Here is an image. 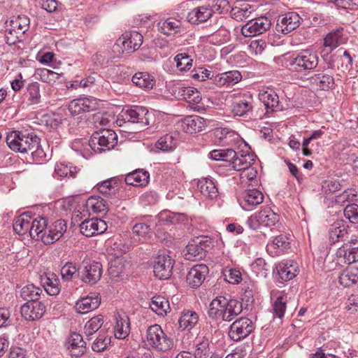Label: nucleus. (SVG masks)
Masks as SVG:
<instances>
[{"mask_svg":"<svg viewBox=\"0 0 358 358\" xmlns=\"http://www.w3.org/2000/svg\"><path fill=\"white\" fill-rule=\"evenodd\" d=\"M286 66L294 73L307 76L313 72L319 64V57L316 52L310 49L302 50L293 53L285 59Z\"/></svg>","mask_w":358,"mask_h":358,"instance_id":"nucleus-1","label":"nucleus"},{"mask_svg":"<svg viewBox=\"0 0 358 358\" xmlns=\"http://www.w3.org/2000/svg\"><path fill=\"white\" fill-rule=\"evenodd\" d=\"M85 143L94 152L101 153L114 148L117 143V136L113 130L101 129L95 131L89 141Z\"/></svg>","mask_w":358,"mask_h":358,"instance_id":"nucleus-2","label":"nucleus"},{"mask_svg":"<svg viewBox=\"0 0 358 358\" xmlns=\"http://www.w3.org/2000/svg\"><path fill=\"white\" fill-rule=\"evenodd\" d=\"M39 138L36 135L13 131L6 136V143L15 152L29 154L38 146Z\"/></svg>","mask_w":358,"mask_h":358,"instance_id":"nucleus-3","label":"nucleus"},{"mask_svg":"<svg viewBox=\"0 0 358 358\" xmlns=\"http://www.w3.org/2000/svg\"><path fill=\"white\" fill-rule=\"evenodd\" d=\"M145 344L159 351H167L173 347V341L167 336L161 326H150L146 331Z\"/></svg>","mask_w":358,"mask_h":358,"instance_id":"nucleus-4","label":"nucleus"},{"mask_svg":"<svg viewBox=\"0 0 358 358\" xmlns=\"http://www.w3.org/2000/svg\"><path fill=\"white\" fill-rule=\"evenodd\" d=\"M280 216L271 208L265 206L248 219L250 228L258 229L261 226L273 227L279 222Z\"/></svg>","mask_w":358,"mask_h":358,"instance_id":"nucleus-5","label":"nucleus"},{"mask_svg":"<svg viewBox=\"0 0 358 358\" xmlns=\"http://www.w3.org/2000/svg\"><path fill=\"white\" fill-rule=\"evenodd\" d=\"M253 331L251 320L247 317H240L230 326L229 336L234 341H240L248 337Z\"/></svg>","mask_w":358,"mask_h":358,"instance_id":"nucleus-6","label":"nucleus"},{"mask_svg":"<svg viewBox=\"0 0 358 358\" xmlns=\"http://www.w3.org/2000/svg\"><path fill=\"white\" fill-rule=\"evenodd\" d=\"M143 36L136 31H125L117 40L116 44L122 48V52H133L142 45Z\"/></svg>","mask_w":358,"mask_h":358,"instance_id":"nucleus-7","label":"nucleus"},{"mask_svg":"<svg viewBox=\"0 0 358 358\" xmlns=\"http://www.w3.org/2000/svg\"><path fill=\"white\" fill-rule=\"evenodd\" d=\"M97 106L98 102L94 97H81L71 101L68 105V110L71 115L75 116L95 110Z\"/></svg>","mask_w":358,"mask_h":358,"instance_id":"nucleus-8","label":"nucleus"},{"mask_svg":"<svg viewBox=\"0 0 358 358\" xmlns=\"http://www.w3.org/2000/svg\"><path fill=\"white\" fill-rule=\"evenodd\" d=\"M271 27V22L266 17H259L249 20L241 28V34L245 37H252L262 34Z\"/></svg>","mask_w":358,"mask_h":358,"instance_id":"nucleus-9","label":"nucleus"},{"mask_svg":"<svg viewBox=\"0 0 358 358\" xmlns=\"http://www.w3.org/2000/svg\"><path fill=\"white\" fill-rule=\"evenodd\" d=\"M173 260L166 254L159 255L155 259L153 272L161 280L168 279L172 274Z\"/></svg>","mask_w":358,"mask_h":358,"instance_id":"nucleus-10","label":"nucleus"},{"mask_svg":"<svg viewBox=\"0 0 358 358\" xmlns=\"http://www.w3.org/2000/svg\"><path fill=\"white\" fill-rule=\"evenodd\" d=\"M121 116L124 120L132 123H137L141 127H145L149 124L148 110L141 106H134L131 108L123 110Z\"/></svg>","mask_w":358,"mask_h":358,"instance_id":"nucleus-11","label":"nucleus"},{"mask_svg":"<svg viewBox=\"0 0 358 358\" xmlns=\"http://www.w3.org/2000/svg\"><path fill=\"white\" fill-rule=\"evenodd\" d=\"M300 20L301 17L296 13H287L279 17L275 29L278 32L287 34L299 26Z\"/></svg>","mask_w":358,"mask_h":358,"instance_id":"nucleus-12","label":"nucleus"},{"mask_svg":"<svg viewBox=\"0 0 358 358\" xmlns=\"http://www.w3.org/2000/svg\"><path fill=\"white\" fill-rule=\"evenodd\" d=\"M106 229V223L101 219H86L80 224V233L87 237L101 234Z\"/></svg>","mask_w":358,"mask_h":358,"instance_id":"nucleus-13","label":"nucleus"},{"mask_svg":"<svg viewBox=\"0 0 358 358\" xmlns=\"http://www.w3.org/2000/svg\"><path fill=\"white\" fill-rule=\"evenodd\" d=\"M84 267L83 280L89 284H95L98 282L102 273V265L101 263L90 259H85L83 262Z\"/></svg>","mask_w":358,"mask_h":358,"instance_id":"nucleus-14","label":"nucleus"},{"mask_svg":"<svg viewBox=\"0 0 358 358\" xmlns=\"http://www.w3.org/2000/svg\"><path fill=\"white\" fill-rule=\"evenodd\" d=\"M208 271V267L206 264H201L194 266L187 275V283L192 288L199 287L204 281Z\"/></svg>","mask_w":358,"mask_h":358,"instance_id":"nucleus-15","label":"nucleus"},{"mask_svg":"<svg viewBox=\"0 0 358 358\" xmlns=\"http://www.w3.org/2000/svg\"><path fill=\"white\" fill-rule=\"evenodd\" d=\"M329 240L331 243L345 241L348 238V226L342 220H337L328 229Z\"/></svg>","mask_w":358,"mask_h":358,"instance_id":"nucleus-16","label":"nucleus"},{"mask_svg":"<svg viewBox=\"0 0 358 358\" xmlns=\"http://www.w3.org/2000/svg\"><path fill=\"white\" fill-rule=\"evenodd\" d=\"M173 94L178 99H182L189 103L197 104L201 101V95L196 88L192 87L176 86Z\"/></svg>","mask_w":358,"mask_h":358,"instance_id":"nucleus-17","label":"nucleus"},{"mask_svg":"<svg viewBox=\"0 0 358 358\" xmlns=\"http://www.w3.org/2000/svg\"><path fill=\"white\" fill-rule=\"evenodd\" d=\"M66 348L72 357H79L83 355L87 350L86 342L83 336L76 332H73L67 338Z\"/></svg>","mask_w":358,"mask_h":358,"instance_id":"nucleus-18","label":"nucleus"},{"mask_svg":"<svg viewBox=\"0 0 358 358\" xmlns=\"http://www.w3.org/2000/svg\"><path fill=\"white\" fill-rule=\"evenodd\" d=\"M45 312V306L38 301L27 302L21 307V315L26 320L34 321L40 319Z\"/></svg>","mask_w":358,"mask_h":358,"instance_id":"nucleus-19","label":"nucleus"},{"mask_svg":"<svg viewBox=\"0 0 358 358\" xmlns=\"http://www.w3.org/2000/svg\"><path fill=\"white\" fill-rule=\"evenodd\" d=\"M225 307L226 297L222 296L216 297L209 305L208 317L214 320H222L227 322L228 317H227Z\"/></svg>","mask_w":358,"mask_h":358,"instance_id":"nucleus-20","label":"nucleus"},{"mask_svg":"<svg viewBox=\"0 0 358 358\" xmlns=\"http://www.w3.org/2000/svg\"><path fill=\"white\" fill-rule=\"evenodd\" d=\"M276 271L282 282L289 281L298 274V264L292 260L281 262L276 266Z\"/></svg>","mask_w":358,"mask_h":358,"instance_id":"nucleus-21","label":"nucleus"},{"mask_svg":"<svg viewBox=\"0 0 358 358\" xmlns=\"http://www.w3.org/2000/svg\"><path fill=\"white\" fill-rule=\"evenodd\" d=\"M256 156L248 152H245L241 151L236 152L235 157L231 161L230 164L233 169L238 171H244L245 169L250 168L255 163Z\"/></svg>","mask_w":358,"mask_h":358,"instance_id":"nucleus-22","label":"nucleus"},{"mask_svg":"<svg viewBox=\"0 0 358 358\" xmlns=\"http://www.w3.org/2000/svg\"><path fill=\"white\" fill-rule=\"evenodd\" d=\"M101 303L98 294H92L90 296L82 298L76 303L75 308L80 314H85L96 309Z\"/></svg>","mask_w":358,"mask_h":358,"instance_id":"nucleus-23","label":"nucleus"},{"mask_svg":"<svg viewBox=\"0 0 358 358\" xmlns=\"http://www.w3.org/2000/svg\"><path fill=\"white\" fill-rule=\"evenodd\" d=\"M213 13L209 5L198 6L192 9L187 15V20L192 24H200L206 22Z\"/></svg>","mask_w":358,"mask_h":358,"instance_id":"nucleus-24","label":"nucleus"},{"mask_svg":"<svg viewBox=\"0 0 358 358\" xmlns=\"http://www.w3.org/2000/svg\"><path fill=\"white\" fill-rule=\"evenodd\" d=\"M342 33L343 29H338L329 32L324 38V49L321 52L322 57L324 59L340 45Z\"/></svg>","mask_w":358,"mask_h":358,"instance_id":"nucleus-25","label":"nucleus"},{"mask_svg":"<svg viewBox=\"0 0 358 358\" xmlns=\"http://www.w3.org/2000/svg\"><path fill=\"white\" fill-rule=\"evenodd\" d=\"M338 252L343 256L345 264H351L358 262V240L351 238L348 243L340 248Z\"/></svg>","mask_w":358,"mask_h":358,"instance_id":"nucleus-26","label":"nucleus"},{"mask_svg":"<svg viewBox=\"0 0 358 358\" xmlns=\"http://www.w3.org/2000/svg\"><path fill=\"white\" fill-rule=\"evenodd\" d=\"M121 180L117 177L110 178L98 183L96 188L103 195L110 197L118 193Z\"/></svg>","mask_w":358,"mask_h":358,"instance_id":"nucleus-27","label":"nucleus"},{"mask_svg":"<svg viewBox=\"0 0 358 358\" xmlns=\"http://www.w3.org/2000/svg\"><path fill=\"white\" fill-rule=\"evenodd\" d=\"M259 99L264 103L267 112L281 110L279 97L275 91L272 90L263 91L259 94Z\"/></svg>","mask_w":358,"mask_h":358,"instance_id":"nucleus-28","label":"nucleus"},{"mask_svg":"<svg viewBox=\"0 0 358 358\" xmlns=\"http://www.w3.org/2000/svg\"><path fill=\"white\" fill-rule=\"evenodd\" d=\"M242 78L241 73L238 71H230L216 75L213 78V83L217 87L231 86L238 83Z\"/></svg>","mask_w":358,"mask_h":358,"instance_id":"nucleus-29","label":"nucleus"},{"mask_svg":"<svg viewBox=\"0 0 358 358\" xmlns=\"http://www.w3.org/2000/svg\"><path fill=\"white\" fill-rule=\"evenodd\" d=\"M152 229L146 222H136L132 227V238L138 243H147L151 238Z\"/></svg>","mask_w":358,"mask_h":358,"instance_id":"nucleus-30","label":"nucleus"},{"mask_svg":"<svg viewBox=\"0 0 358 358\" xmlns=\"http://www.w3.org/2000/svg\"><path fill=\"white\" fill-rule=\"evenodd\" d=\"M41 281L45 290L49 295L56 296L60 292L61 285L59 279L55 273L52 272L45 273L41 278Z\"/></svg>","mask_w":358,"mask_h":358,"instance_id":"nucleus-31","label":"nucleus"},{"mask_svg":"<svg viewBox=\"0 0 358 358\" xmlns=\"http://www.w3.org/2000/svg\"><path fill=\"white\" fill-rule=\"evenodd\" d=\"M181 22L180 20L169 17L163 20H160L157 23L158 30L163 34L166 36H174L180 31Z\"/></svg>","mask_w":358,"mask_h":358,"instance_id":"nucleus-32","label":"nucleus"},{"mask_svg":"<svg viewBox=\"0 0 358 358\" xmlns=\"http://www.w3.org/2000/svg\"><path fill=\"white\" fill-rule=\"evenodd\" d=\"M243 199V208L250 210L263 202L264 195L257 189H248L244 192Z\"/></svg>","mask_w":358,"mask_h":358,"instance_id":"nucleus-33","label":"nucleus"},{"mask_svg":"<svg viewBox=\"0 0 358 358\" xmlns=\"http://www.w3.org/2000/svg\"><path fill=\"white\" fill-rule=\"evenodd\" d=\"M150 174L148 171L137 169L128 173L124 178L127 185L133 186H145L149 181Z\"/></svg>","mask_w":358,"mask_h":358,"instance_id":"nucleus-34","label":"nucleus"},{"mask_svg":"<svg viewBox=\"0 0 358 358\" xmlns=\"http://www.w3.org/2000/svg\"><path fill=\"white\" fill-rule=\"evenodd\" d=\"M215 134L223 144L227 145H236L242 141L241 136L236 132L227 128L217 129Z\"/></svg>","mask_w":358,"mask_h":358,"instance_id":"nucleus-35","label":"nucleus"},{"mask_svg":"<svg viewBox=\"0 0 358 358\" xmlns=\"http://www.w3.org/2000/svg\"><path fill=\"white\" fill-rule=\"evenodd\" d=\"M204 127V119L199 115L187 116L183 122L184 130L190 134L199 132L203 130Z\"/></svg>","mask_w":358,"mask_h":358,"instance_id":"nucleus-36","label":"nucleus"},{"mask_svg":"<svg viewBox=\"0 0 358 358\" xmlns=\"http://www.w3.org/2000/svg\"><path fill=\"white\" fill-rule=\"evenodd\" d=\"M31 227V216L29 213H24L18 216L13 224V229L19 235L27 233L30 235Z\"/></svg>","mask_w":358,"mask_h":358,"instance_id":"nucleus-37","label":"nucleus"},{"mask_svg":"<svg viewBox=\"0 0 358 358\" xmlns=\"http://www.w3.org/2000/svg\"><path fill=\"white\" fill-rule=\"evenodd\" d=\"M338 281L345 287H351L358 282V267L350 266L340 274Z\"/></svg>","mask_w":358,"mask_h":358,"instance_id":"nucleus-38","label":"nucleus"},{"mask_svg":"<svg viewBox=\"0 0 358 358\" xmlns=\"http://www.w3.org/2000/svg\"><path fill=\"white\" fill-rule=\"evenodd\" d=\"M27 106H34L42 102L40 92V84L37 82L29 83L27 87Z\"/></svg>","mask_w":358,"mask_h":358,"instance_id":"nucleus-39","label":"nucleus"},{"mask_svg":"<svg viewBox=\"0 0 358 358\" xmlns=\"http://www.w3.org/2000/svg\"><path fill=\"white\" fill-rule=\"evenodd\" d=\"M104 322L103 316L98 315L89 320L85 324L83 334L86 339L90 341L92 336L96 333L102 327Z\"/></svg>","mask_w":358,"mask_h":358,"instance_id":"nucleus-40","label":"nucleus"},{"mask_svg":"<svg viewBox=\"0 0 358 358\" xmlns=\"http://www.w3.org/2000/svg\"><path fill=\"white\" fill-rule=\"evenodd\" d=\"M115 320L116 323L114 328L115 336L119 339H124L129 334V320L127 315H118L115 317Z\"/></svg>","mask_w":358,"mask_h":358,"instance_id":"nucleus-41","label":"nucleus"},{"mask_svg":"<svg viewBox=\"0 0 358 358\" xmlns=\"http://www.w3.org/2000/svg\"><path fill=\"white\" fill-rule=\"evenodd\" d=\"M198 188L201 193L209 199L216 198L218 195V189L215 182L210 178H201L198 182Z\"/></svg>","mask_w":358,"mask_h":358,"instance_id":"nucleus-42","label":"nucleus"},{"mask_svg":"<svg viewBox=\"0 0 358 358\" xmlns=\"http://www.w3.org/2000/svg\"><path fill=\"white\" fill-rule=\"evenodd\" d=\"M150 307L158 315L164 316L170 310V305L168 299L157 295L152 297L150 303Z\"/></svg>","mask_w":358,"mask_h":358,"instance_id":"nucleus-43","label":"nucleus"},{"mask_svg":"<svg viewBox=\"0 0 358 358\" xmlns=\"http://www.w3.org/2000/svg\"><path fill=\"white\" fill-rule=\"evenodd\" d=\"M132 82L136 86L145 90H151L155 84L153 76L147 72L136 73L132 77Z\"/></svg>","mask_w":358,"mask_h":358,"instance_id":"nucleus-44","label":"nucleus"},{"mask_svg":"<svg viewBox=\"0 0 358 358\" xmlns=\"http://www.w3.org/2000/svg\"><path fill=\"white\" fill-rule=\"evenodd\" d=\"M252 11L253 9L250 4L245 1H241L234 8H231V15L236 20L243 21L248 18Z\"/></svg>","mask_w":358,"mask_h":358,"instance_id":"nucleus-45","label":"nucleus"},{"mask_svg":"<svg viewBox=\"0 0 358 358\" xmlns=\"http://www.w3.org/2000/svg\"><path fill=\"white\" fill-rule=\"evenodd\" d=\"M252 101L246 99L234 101L231 106V113L234 116H244L252 110Z\"/></svg>","mask_w":358,"mask_h":358,"instance_id":"nucleus-46","label":"nucleus"},{"mask_svg":"<svg viewBox=\"0 0 358 358\" xmlns=\"http://www.w3.org/2000/svg\"><path fill=\"white\" fill-rule=\"evenodd\" d=\"M48 220L45 217L38 216L35 218L31 217V227L30 230V237L33 239L39 240L41 234L46 231Z\"/></svg>","mask_w":358,"mask_h":358,"instance_id":"nucleus-47","label":"nucleus"},{"mask_svg":"<svg viewBox=\"0 0 358 358\" xmlns=\"http://www.w3.org/2000/svg\"><path fill=\"white\" fill-rule=\"evenodd\" d=\"M312 83L315 84L321 90H329L334 86V78L327 73H317L310 78Z\"/></svg>","mask_w":358,"mask_h":358,"instance_id":"nucleus-48","label":"nucleus"},{"mask_svg":"<svg viewBox=\"0 0 358 358\" xmlns=\"http://www.w3.org/2000/svg\"><path fill=\"white\" fill-rule=\"evenodd\" d=\"M287 295L284 292H280L276 296L275 299L273 303V313L275 316L282 319L284 315L287 308Z\"/></svg>","mask_w":358,"mask_h":358,"instance_id":"nucleus-49","label":"nucleus"},{"mask_svg":"<svg viewBox=\"0 0 358 358\" xmlns=\"http://www.w3.org/2000/svg\"><path fill=\"white\" fill-rule=\"evenodd\" d=\"M198 320L199 316L196 312L184 310L178 320L179 327L182 329H191L198 322Z\"/></svg>","mask_w":358,"mask_h":358,"instance_id":"nucleus-50","label":"nucleus"},{"mask_svg":"<svg viewBox=\"0 0 358 358\" xmlns=\"http://www.w3.org/2000/svg\"><path fill=\"white\" fill-rule=\"evenodd\" d=\"M186 249L185 257L187 259L196 261L201 259L206 256L205 249L202 248L195 240L189 243Z\"/></svg>","mask_w":358,"mask_h":358,"instance_id":"nucleus-51","label":"nucleus"},{"mask_svg":"<svg viewBox=\"0 0 358 358\" xmlns=\"http://www.w3.org/2000/svg\"><path fill=\"white\" fill-rule=\"evenodd\" d=\"M34 75L36 79L50 85L55 83L61 77V74L45 68L37 69Z\"/></svg>","mask_w":358,"mask_h":358,"instance_id":"nucleus-52","label":"nucleus"},{"mask_svg":"<svg viewBox=\"0 0 358 358\" xmlns=\"http://www.w3.org/2000/svg\"><path fill=\"white\" fill-rule=\"evenodd\" d=\"M210 354L208 339L205 337L199 338L195 343L194 358H208Z\"/></svg>","mask_w":358,"mask_h":358,"instance_id":"nucleus-53","label":"nucleus"},{"mask_svg":"<svg viewBox=\"0 0 358 358\" xmlns=\"http://www.w3.org/2000/svg\"><path fill=\"white\" fill-rule=\"evenodd\" d=\"M30 20L24 15L13 17L10 21L9 27H12V30L19 31L20 34L23 35L29 27Z\"/></svg>","mask_w":358,"mask_h":358,"instance_id":"nucleus-54","label":"nucleus"},{"mask_svg":"<svg viewBox=\"0 0 358 358\" xmlns=\"http://www.w3.org/2000/svg\"><path fill=\"white\" fill-rule=\"evenodd\" d=\"M43 290L32 284L23 287L20 292V296L28 302L37 301Z\"/></svg>","mask_w":358,"mask_h":358,"instance_id":"nucleus-55","label":"nucleus"},{"mask_svg":"<svg viewBox=\"0 0 358 358\" xmlns=\"http://www.w3.org/2000/svg\"><path fill=\"white\" fill-rule=\"evenodd\" d=\"M226 313L228 317L227 322L233 320L241 313L243 310L242 303L236 299H227L226 298Z\"/></svg>","mask_w":358,"mask_h":358,"instance_id":"nucleus-56","label":"nucleus"},{"mask_svg":"<svg viewBox=\"0 0 358 358\" xmlns=\"http://www.w3.org/2000/svg\"><path fill=\"white\" fill-rule=\"evenodd\" d=\"M85 208L91 209L94 213H106L108 208L106 201L100 197L92 196L86 202Z\"/></svg>","mask_w":358,"mask_h":358,"instance_id":"nucleus-57","label":"nucleus"},{"mask_svg":"<svg viewBox=\"0 0 358 358\" xmlns=\"http://www.w3.org/2000/svg\"><path fill=\"white\" fill-rule=\"evenodd\" d=\"M236 155L233 149L214 150L209 153L210 159L215 161H224L231 162Z\"/></svg>","mask_w":358,"mask_h":358,"instance_id":"nucleus-58","label":"nucleus"},{"mask_svg":"<svg viewBox=\"0 0 358 358\" xmlns=\"http://www.w3.org/2000/svg\"><path fill=\"white\" fill-rule=\"evenodd\" d=\"M55 172L60 177L70 176L74 178L78 172V169L71 164L68 165L64 163H57L55 166Z\"/></svg>","mask_w":358,"mask_h":358,"instance_id":"nucleus-59","label":"nucleus"},{"mask_svg":"<svg viewBox=\"0 0 358 358\" xmlns=\"http://www.w3.org/2000/svg\"><path fill=\"white\" fill-rule=\"evenodd\" d=\"M174 61L176 63L177 68L180 71L189 70L192 66L193 60L186 52L178 54L174 57Z\"/></svg>","mask_w":358,"mask_h":358,"instance_id":"nucleus-60","label":"nucleus"},{"mask_svg":"<svg viewBox=\"0 0 358 358\" xmlns=\"http://www.w3.org/2000/svg\"><path fill=\"white\" fill-rule=\"evenodd\" d=\"M176 143L177 142L172 135L166 134L158 140L156 146L161 150L170 151L176 147Z\"/></svg>","mask_w":358,"mask_h":358,"instance_id":"nucleus-61","label":"nucleus"},{"mask_svg":"<svg viewBox=\"0 0 358 358\" xmlns=\"http://www.w3.org/2000/svg\"><path fill=\"white\" fill-rule=\"evenodd\" d=\"M110 343V338L106 336L105 334L99 332L98 336L92 344V349L94 352H103Z\"/></svg>","mask_w":358,"mask_h":358,"instance_id":"nucleus-62","label":"nucleus"},{"mask_svg":"<svg viewBox=\"0 0 358 358\" xmlns=\"http://www.w3.org/2000/svg\"><path fill=\"white\" fill-rule=\"evenodd\" d=\"M251 268L257 276L266 278L267 275L268 265L263 258L256 259L251 264Z\"/></svg>","mask_w":358,"mask_h":358,"instance_id":"nucleus-63","label":"nucleus"},{"mask_svg":"<svg viewBox=\"0 0 358 358\" xmlns=\"http://www.w3.org/2000/svg\"><path fill=\"white\" fill-rule=\"evenodd\" d=\"M344 216L352 224H358V205L356 203L348 204L343 210Z\"/></svg>","mask_w":358,"mask_h":358,"instance_id":"nucleus-64","label":"nucleus"}]
</instances>
